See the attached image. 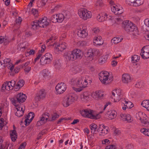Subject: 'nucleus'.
Here are the masks:
<instances>
[{
  "instance_id": "nucleus-10",
  "label": "nucleus",
  "mask_w": 149,
  "mask_h": 149,
  "mask_svg": "<svg viewBox=\"0 0 149 149\" xmlns=\"http://www.w3.org/2000/svg\"><path fill=\"white\" fill-rule=\"evenodd\" d=\"M93 110L90 109L82 110L80 111V113L84 117L93 118V114H92Z\"/></svg>"
},
{
  "instance_id": "nucleus-25",
  "label": "nucleus",
  "mask_w": 149,
  "mask_h": 149,
  "mask_svg": "<svg viewBox=\"0 0 149 149\" xmlns=\"http://www.w3.org/2000/svg\"><path fill=\"white\" fill-rule=\"evenodd\" d=\"M74 56L72 51L68 52L65 56V57L67 61L75 60Z\"/></svg>"
},
{
  "instance_id": "nucleus-58",
  "label": "nucleus",
  "mask_w": 149,
  "mask_h": 149,
  "mask_svg": "<svg viewBox=\"0 0 149 149\" xmlns=\"http://www.w3.org/2000/svg\"><path fill=\"white\" fill-rule=\"evenodd\" d=\"M105 149H116V146L114 145H109L106 146Z\"/></svg>"
},
{
  "instance_id": "nucleus-12",
  "label": "nucleus",
  "mask_w": 149,
  "mask_h": 149,
  "mask_svg": "<svg viewBox=\"0 0 149 149\" xmlns=\"http://www.w3.org/2000/svg\"><path fill=\"white\" fill-rule=\"evenodd\" d=\"M46 95V93L45 90L41 89L35 95V99L36 101L38 102L44 98Z\"/></svg>"
},
{
  "instance_id": "nucleus-36",
  "label": "nucleus",
  "mask_w": 149,
  "mask_h": 149,
  "mask_svg": "<svg viewBox=\"0 0 149 149\" xmlns=\"http://www.w3.org/2000/svg\"><path fill=\"white\" fill-rule=\"evenodd\" d=\"M140 56L137 55H134L132 57V61L133 63L138 62L139 60Z\"/></svg>"
},
{
  "instance_id": "nucleus-49",
  "label": "nucleus",
  "mask_w": 149,
  "mask_h": 149,
  "mask_svg": "<svg viewBox=\"0 0 149 149\" xmlns=\"http://www.w3.org/2000/svg\"><path fill=\"white\" fill-rule=\"evenodd\" d=\"M26 47H25L23 43H20L17 46V49L21 50L23 49H25Z\"/></svg>"
},
{
  "instance_id": "nucleus-20",
  "label": "nucleus",
  "mask_w": 149,
  "mask_h": 149,
  "mask_svg": "<svg viewBox=\"0 0 149 149\" xmlns=\"http://www.w3.org/2000/svg\"><path fill=\"white\" fill-rule=\"evenodd\" d=\"M104 43V41L100 36H95L94 38V45L101 46Z\"/></svg>"
},
{
  "instance_id": "nucleus-14",
  "label": "nucleus",
  "mask_w": 149,
  "mask_h": 149,
  "mask_svg": "<svg viewBox=\"0 0 149 149\" xmlns=\"http://www.w3.org/2000/svg\"><path fill=\"white\" fill-rule=\"evenodd\" d=\"M95 100H98L103 99L104 97V92L102 90H98L95 91L94 94Z\"/></svg>"
},
{
  "instance_id": "nucleus-16",
  "label": "nucleus",
  "mask_w": 149,
  "mask_h": 149,
  "mask_svg": "<svg viewBox=\"0 0 149 149\" xmlns=\"http://www.w3.org/2000/svg\"><path fill=\"white\" fill-rule=\"evenodd\" d=\"M3 61L4 67H7L8 69L10 70L11 71H12L14 68V66L11 62L10 59L6 58L3 60Z\"/></svg>"
},
{
  "instance_id": "nucleus-39",
  "label": "nucleus",
  "mask_w": 149,
  "mask_h": 149,
  "mask_svg": "<svg viewBox=\"0 0 149 149\" xmlns=\"http://www.w3.org/2000/svg\"><path fill=\"white\" fill-rule=\"evenodd\" d=\"M57 20H58V22H61L64 19V16L62 14H59L57 15Z\"/></svg>"
},
{
  "instance_id": "nucleus-42",
  "label": "nucleus",
  "mask_w": 149,
  "mask_h": 149,
  "mask_svg": "<svg viewBox=\"0 0 149 149\" xmlns=\"http://www.w3.org/2000/svg\"><path fill=\"white\" fill-rule=\"evenodd\" d=\"M122 39L119 38H114L111 40V42L114 44H117L120 42L122 40Z\"/></svg>"
},
{
  "instance_id": "nucleus-2",
  "label": "nucleus",
  "mask_w": 149,
  "mask_h": 149,
  "mask_svg": "<svg viewBox=\"0 0 149 149\" xmlns=\"http://www.w3.org/2000/svg\"><path fill=\"white\" fill-rule=\"evenodd\" d=\"M123 28L128 33H131L132 35L135 36L139 35V31L137 27L131 22L128 20L123 22Z\"/></svg>"
},
{
  "instance_id": "nucleus-43",
  "label": "nucleus",
  "mask_w": 149,
  "mask_h": 149,
  "mask_svg": "<svg viewBox=\"0 0 149 149\" xmlns=\"http://www.w3.org/2000/svg\"><path fill=\"white\" fill-rule=\"evenodd\" d=\"M24 81L23 80H20L18 82L17 85L16 86L18 87L19 88H20L21 87L24 86Z\"/></svg>"
},
{
  "instance_id": "nucleus-22",
  "label": "nucleus",
  "mask_w": 149,
  "mask_h": 149,
  "mask_svg": "<svg viewBox=\"0 0 149 149\" xmlns=\"http://www.w3.org/2000/svg\"><path fill=\"white\" fill-rule=\"evenodd\" d=\"M122 80L123 83L127 84L131 81V77L128 74H124L122 75Z\"/></svg>"
},
{
  "instance_id": "nucleus-55",
  "label": "nucleus",
  "mask_w": 149,
  "mask_h": 149,
  "mask_svg": "<svg viewBox=\"0 0 149 149\" xmlns=\"http://www.w3.org/2000/svg\"><path fill=\"white\" fill-rule=\"evenodd\" d=\"M142 50H143L144 52H146L149 54V46H146L144 47L142 49Z\"/></svg>"
},
{
  "instance_id": "nucleus-15",
  "label": "nucleus",
  "mask_w": 149,
  "mask_h": 149,
  "mask_svg": "<svg viewBox=\"0 0 149 149\" xmlns=\"http://www.w3.org/2000/svg\"><path fill=\"white\" fill-rule=\"evenodd\" d=\"M54 50L56 52L62 51L66 48L67 46V45L65 42H63L61 44L58 45L54 44Z\"/></svg>"
},
{
  "instance_id": "nucleus-59",
  "label": "nucleus",
  "mask_w": 149,
  "mask_h": 149,
  "mask_svg": "<svg viewBox=\"0 0 149 149\" xmlns=\"http://www.w3.org/2000/svg\"><path fill=\"white\" fill-rule=\"evenodd\" d=\"M9 83V85L12 86V89H13V87L15 86V81L14 80H12L8 82Z\"/></svg>"
},
{
  "instance_id": "nucleus-32",
  "label": "nucleus",
  "mask_w": 149,
  "mask_h": 149,
  "mask_svg": "<svg viewBox=\"0 0 149 149\" xmlns=\"http://www.w3.org/2000/svg\"><path fill=\"white\" fill-rule=\"evenodd\" d=\"M117 115V112L115 110H112L109 114L108 118L110 120L113 119L116 117Z\"/></svg>"
},
{
  "instance_id": "nucleus-18",
  "label": "nucleus",
  "mask_w": 149,
  "mask_h": 149,
  "mask_svg": "<svg viewBox=\"0 0 149 149\" xmlns=\"http://www.w3.org/2000/svg\"><path fill=\"white\" fill-rule=\"evenodd\" d=\"M111 10L116 15L121 14L123 12V10L121 7H119L117 5L113 6L111 7Z\"/></svg>"
},
{
  "instance_id": "nucleus-26",
  "label": "nucleus",
  "mask_w": 149,
  "mask_h": 149,
  "mask_svg": "<svg viewBox=\"0 0 149 149\" xmlns=\"http://www.w3.org/2000/svg\"><path fill=\"white\" fill-rule=\"evenodd\" d=\"M50 72L47 69H45L42 70L40 73V74L43 76L45 79L48 78L50 75Z\"/></svg>"
},
{
  "instance_id": "nucleus-54",
  "label": "nucleus",
  "mask_w": 149,
  "mask_h": 149,
  "mask_svg": "<svg viewBox=\"0 0 149 149\" xmlns=\"http://www.w3.org/2000/svg\"><path fill=\"white\" fill-rule=\"evenodd\" d=\"M120 133V131L118 129H115L113 132V134L115 136L119 135Z\"/></svg>"
},
{
  "instance_id": "nucleus-62",
  "label": "nucleus",
  "mask_w": 149,
  "mask_h": 149,
  "mask_svg": "<svg viewBox=\"0 0 149 149\" xmlns=\"http://www.w3.org/2000/svg\"><path fill=\"white\" fill-rule=\"evenodd\" d=\"M42 56V54H39L38 55H37V57L36 58L34 59V63H35L40 58L41 56Z\"/></svg>"
},
{
  "instance_id": "nucleus-46",
  "label": "nucleus",
  "mask_w": 149,
  "mask_h": 149,
  "mask_svg": "<svg viewBox=\"0 0 149 149\" xmlns=\"http://www.w3.org/2000/svg\"><path fill=\"white\" fill-rule=\"evenodd\" d=\"M125 121H127L128 122H131L133 120V119L129 114H127Z\"/></svg>"
},
{
  "instance_id": "nucleus-21",
  "label": "nucleus",
  "mask_w": 149,
  "mask_h": 149,
  "mask_svg": "<svg viewBox=\"0 0 149 149\" xmlns=\"http://www.w3.org/2000/svg\"><path fill=\"white\" fill-rule=\"evenodd\" d=\"M107 16L108 15L106 13H102L97 16V19L100 22H103L107 20Z\"/></svg>"
},
{
  "instance_id": "nucleus-34",
  "label": "nucleus",
  "mask_w": 149,
  "mask_h": 149,
  "mask_svg": "<svg viewBox=\"0 0 149 149\" xmlns=\"http://www.w3.org/2000/svg\"><path fill=\"white\" fill-rule=\"evenodd\" d=\"M140 55L142 58L144 59H146L149 58V54L144 52V51L141 49V52L140 53Z\"/></svg>"
},
{
  "instance_id": "nucleus-9",
  "label": "nucleus",
  "mask_w": 149,
  "mask_h": 149,
  "mask_svg": "<svg viewBox=\"0 0 149 149\" xmlns=\"http://www.w3.org/2000/svg\"><path fill=\"white\" fill-rule=\"evenodd\" d=\"M49 116V114L47 113H44L41 116L40 119L38 120L37 123L38 126H40L46 123Z\"/></svg>"
},
{
  "instance_id": "nucleus-30",
  "label": "nucleus",
  "mask_w": 149,
  "mask_h": 149,
  "mask_svg": "<svg viewBox=\"0 0 149 149\" xmlns=\"http://www.w3.org/2000/svg\"><path fill=\"white\" fill-rule=\"evenodd\" d=\"M108 128L107 127H103V128H101L100 133L99 134L100 135L104 136L105 135L107 134L108 132Z\"/></svg>"
},
{
  "instance_id": "nucleus-44",
  "label": "nucleus",
  "mask_w": 149,
  "mask_h": 149,
  "mask_svg": "<svg viewBox=\"0 0 149 149\" xmlns=\"http://www.w3.org/2000/svg\"><path fill=\"white\" fill-rule=\"evenodd\" d=\"M126 3L128 5L134 6L135 0H126Z\"/></svg>"
},
{
  "instance_id": "nucleus-63",
  "label": "nucleus",
  "mask_w": 149,
  "mask_h": 149,
  "mask_svg": "<svg viewBox=\"0 0 149 149\" xmlns=\"http://www.w3.org/2000/svg\"><path fill=\"white\" fill-rule=\"evenodd\" d=\"M22 21V18L21 17H19L16 20V23L20 24Z\"/></svg>"
},
{
  "instance_id": "nucleus-37",
  "label": "nucleus",
  "mask_w": 149,
  "mask_h": 149,
  "mask_svg": "<svg viewBox=\"0 0 149 149\" xmlns=\"http://www.w3.org/2000/svg\"><path fill=\"white\" fill-rule=\"evenodd\" d=\"M140 131L145 136H149V129L143 128Z\"/></svg>"
},
{
  "instance_id": "nucleus-38",
  "label": "nucleus",
  "mask_w": 149,
  "mask_h": 149,
  "mask_svg": "<svg viewBox=\"0 0 149 149\" xmlns=\"http://www.w3.org/2000/svg\"><path fill=\"white\" fill-rule=\"evenodd\" d=\"M100 126H97L95 124H94V134H96V132H99L100 131L101 129Z\"/></svg>"
},
{
  "instance_id": "nucleus-33",
  "label": "nucleus",
  "mask_w": 149,
  "mask_h": 149,
  "mask_svg": "<svg viewBox=\"0 0 149 149\" xmlns=\"http://www.w3.org/2000/svg\"><path fill=\"white\" fill-rule=\"evenodd\" d=\"M141 104L143 107L146 108L148 111H149V100H143Z\"/></svg>"
},
{
  "instance_id": "nucleus-61",
  "label": "nucleus",
  "mask_w": 149,
  "mask_h": 149,
  "mask_svg": "<svg viewBox=\"0 0 149 149\" xmlns=\"http://www.w3.org/2000/svg\"><path fill=\"white\" fill-rule=\"evenodd\" d=\"M100 31V30L98 28L96 27L94 28V34H98Z\"/></svg>"
},
{
  "instance_id": "nucleus-1",
  "label": "nucleus",
  "mask_w": 149,
  "mask_h": 149,
  "mask_svg": "<svg viewBox=\"0 0 149 149\" xmlns=\"http://www.w3.org/2000/svg\"><path fill=\"white\" fill-rule=\"evenodd\" d=\"M88 84V79L84 77L76 78L73 81V84L75 87H73L72 89L77 92H80L87 87Z\"/></svg>"
},
{
  "instance_id": "nucleus-29",
  "label": "nucleus",
  "mask_w": 149,
  "mask_h": 149,
  "mask_svg": "<svg viewBox=\"0 0 149 149\" xmlns=\"http://www.w3.org/2000/svg\"><path fill=\"white\" fill-rule=\"evenodd\" d=\"M108 54H106L102 56L99 60V63L103 64L105 63L107 59Z\"/></svg>"
},
{
  "instance_id": "nucleus-47",
  "label": "nucleus",
  "mask_w": 149,
  "mask_h": 149,
  "mask_svg": "<svg viewBox=\"0 0 149 149\" xmlns=\"http://www.w3.org/2000/svg\"><path fill=\"white\" fill-rule=\"evenodd\" d=\"M125 106H126L127 109H130L133 107V104L131 102L128 101Z\"/></svg>"
},
{
  "instance_id": "nucleus-53",
  "label": "nucleus",
  "mask_w": 149,
  "mask_h": 149,
  "mask_svg": "<svg viewBox=\"0 0 149 149\" xmlns=\"http://www.w3.org/2000/svg\"><path fill=\"white\" fill-rule=\"evenodd\" d=\"M102 143L103 144L107 145L110 142V141L108 139H105L102 141Z\"/></svg>"
},
{
  "instance_id": "nucleus-8",
  "label": "nucleus",
  "mask_w": 149,
  "mask_h": 149,
  "mask_svg": "<svg viewBox=\"0 0 149 149\" xmlns=\"http://www.w3.org/2000/svg\"><path fill=\"white\" fill-rule=\"evenodd\" d=\"M52 60V56L50 53H46L40 59V63L41 65H44L49 64Z\"/></svg>"
},
{
  "instance_id": "nucleus-64",
  "label": "nucleus",
  "mask_w": 149,
  "mask_h": 149,
  "mask_svg": "<svg viewBox=\"0 0 149 149\" xmlns=\"http://www.w3.org/2000/svg\"><path fill=\"white\" fill-rule=\"evenodd\" d=\"M26 145L25 142H24L22 143L20 146L19 148L21 149H24Z\"/></svg>"
},
{
  "instance_id": "nucleus-48",
  "label": "nucleus",
  "mask_w": 149,
  "mask_h": 149,
  "mask_svg": "<svg viewBox=\"0 0 149 149\" xmlns=\"http://www.w3.org/2000/svg\"><path fill=\"white\" fill-rule=\"evenodd\" d=\"M34 117V114L32 112H30L29 113L28 115L26 116V117L27 118L29 119L33 120Z\"/></svg>"
},
{
  "instance_id": "nucleus-23",
  "label": "nucleus",
  "mask_w": 149,
  "mask_h": 149,
  "mask_svg": "<svg viewBox=\"0 0 149 149\" xmlns=\"http://www.w3.org/2000/svg\"><path fill=\"white\" fill-rule=\"evenodd\" d=\"M16 107L17 111L16 112L15 115L18 117H20L22 116L24 113V109L22 107V106H17Z\"/></svg>"
},
{
  "instance_id": "nucleus-45",
  "label": "nucleus",
  "mask_w": 149,
  "mask_h": 149,
  "mask_svg": "<svg viewBox=\"0 0 149 149\" xmlns=\"http://www.w3.org/2000/svg\"><path fill=\"white\" fill-rule=\"evenodd\" d=\"M57 15H54L52 16L51 18V21L54 23L58 22Z\"/></svg>"
},
{
  "instance_id": "nucleus-27",
  "label": "nucleus",
  "mask_w": 149,
  "mask_h": 149,
  "mask_svg": "<svg viewBox=\"0 0 149 149\" xmlns=\"http://www.w3.org/2000/svg\"><path fill=\"white\" fill-rule=\"evenodd\" d=\"M2 89L3 90H5L7 91H9L12 90V86L9 85V83L8 82L6 81L3 84L2 86Z\"/></svg>"
},
{
  "instance_id": "nucleus-5",
  "label": "nucleus",
  "mask_w": 149,
  "mask_h": 149,
  "mask_svg": "<svg viewBox=\"0 0 149 149\" xmlns=\"http://www.w3.org/2000/svg\"><path fill=\"white\" fill-rule=\"evenodd\" d=\"M78 14L80 17L84 20L91 18L92 16L91 12L85 8L79 9Z\"/></svg>"
},
{
  "instance_id": "nucleus-40",
  "label": "nucleus",
  "mask_w": 149,
  "mask_h": 149,
  "mask_svg": "<svg viewBox=\"0 0 149 149\" xmlns=\"http://www.w3.org/2000/svg\"><path fill=\"white\" fill-rule=\"evenodd\" d=\"M144 2V0H135L134 6H140Z\"/></svg>"
},
{
  "instance_id": "nucleus-52",
  "label": "nucleus",
  "mask_w": 149,
  "mask_h": 149,
  "mask_svg": "<svg viewBox=\"0 0 149 149\" xmlns=\"http://www.w3.org/2000/svg\"><path fill=\"white\" fill-rule=\"evenodd\" d=\"M32 120L29 119L27 118L26 117L24 120V122L25 123V125L26 126L28 125Z\"/></svg>"
},
{
  "instance_id": "nucleus-28",
  "label": "nucleus",
  "mask_w": 149,
  "mask_h": 149,
  "mask_svg": "<svg viewBox=\"0 0 149 149\" xmlns=\"http://www.w3.org/2000/svg\"><path fill=\"white\" fill-rule=\"evenodd\" d=\"M10 136L13 141H15L17 138V134L15 130L10 131Z\"/></svg>"
},
{
  "instance_id": "nucleus-50",
  "label": "nucleus",
  "mask_w": 149,
  "mask_h": 149,
  "mask_svg": "<svg viewBox=\"0 0 149 149\" xmlns=\"http://www.w3.org/2000/svg\"><path fill=\"white\" fill-rule=\"evenodd\" d=\"M95 5L96 6L102 7L103 6L104 4L102 1L98 0L96 1Z\"/></svg>"
},
{
  "instance_id": "nucleus-4",
  "label": "nucleus",
  "mask_w": 149,
  "mask_h": 149,
  "mask_svg": "<svg viewBox=\"0 0 149 149\" xmlns=\"http://www.w3.org/2000/svg\"><path fill=\"white\" fill-rule=\"evenodd\" d=\"M99 79L101 83L104 84H108V81L111 79L109 73L107 71H102L99 74Z\"/></svg>"
},
{
  "instance_id": "nucleus-13",
  "label": "nucleus",
  "mask_w": 149,
  "mask_h": 149,
  "mask_svg": "<svg viewBox=\"0 0 149 149\" xmlns=\"http://www.w3.org/2000/svg\"><path fill=\"white\" fill-rule=\"evenodd\" d=\"M136 116L137 119L139 120L142 123L144 124L148 122L146 119L147 116L145 113L142 112H139L136 113Z\"/></svg>"
},
{
  "instance_id": "nucleus-19",
  "label": "nucleus",
  "mask_w": 149,
  "mask_h": 149,
  "mask_svg": "<svg viewBox=\"0 0 149 149\" xmlns=\"http://www.w3.org/2000/svg\"><path fill=\"white\" fill-rule=\"evenodd\" d=\"M77 34L79 37L82 38H86L88 35L87 30L85 29H79L77 31Z\"/></svg>"
},
{
  "instance_id": "nucleus-7",
  "label": "nucleus",
  "mask_w": 149,
  "mask_h": 149,
  "mask_svg": "<svg viewBox=\"0 0 149 149\" xmlns=\"http://www.w3.org/2000/svg\"><path fill=\"white\" fill-rule=\"evenodd\" d=\"M74 95L72 94H69L66 96L63 101V104L65 107H67L71 104L74 101Z\"/></svg>"
},
{
  "instance_id": "nucleus-31",
  "label": "nucleus",
  "mask_w": 149,
  "mask_h": 149,
  "mask_svg": "<svg viewBox=\"0 0 149 149\" xmlns=\"http://www.w3.org/2000/svg\"><path fill=\"white\" fill-rule=\"evenodd\" d=\"M87 56L88 58L90 61H92L93 59V52L92 49L88 50L87 52Z\"/></svg>"
},
{
  "instance_id": "nucleus-35",
  "label": "nucleus",
  "mask_w": 149,
  "mask_h": 149,
  "mask_svg": "<svg viewBox=\"0 0 149 149\" xmlns=\"http://www.w3.org/2000/svg\"><path fill=\"white\" fill-rule=\"evenodd\" d=\"M32 28L33 29H36L39 26V23L38 20L33 21L31 23Z\"/></svg>"
},
{
  "instance_id": "nucleus-56",
  "label": "nucleus",
  "mask_w": 149,
  "mask_h": 149,
  "mask_svg": "<svg viewBox=\"0 0 149 149\" xmlns=\"http://www.w3.org/2000/svg\"><path fill=\"white\" fill-rule=\"evenodd\" d=\"M32 12L33 15L35 16H36L38 15V11L36 9H33Z\"/></svg>"
},
{
  "instance_id": "nucleus-11",
  "label": "nucleus",
  "mask_w": 149,
  "mask_h": 149,
  "mask_svg": "<svg viewBox=\"0 0 149 149\" xmlns=\"http://www.w3.org/2000/svg\"><path fill=\"white\" fill-rule=\"evenodd\" d=\"M67 88L66 84L63 82L58 84L55 87L57 93L59 94H61L63 93Z\"/></svg>"
},
{
  "instance_id": "nucleus-60",
  "label": "nucleus",
  "mask_w": 149,
  "mask_h": 149,
  "mask_svg": "<svg viewBox=\"0 0 149 149\" xmlns=\"http://www.w3.org/2000/svg\"><path fill=\"white\" fill-rule=\"evenodd\" d=\"M126 114L121 113L120 115V117L121 119L123 121H125L126 118Z\"/></svg>"
},
{
  "instance_id": "nucleus-51",
  "label": "nucleus",
  "mask_w": 149,
  "mask_h": 149,
  "mask_svg": "<svg viewBox=\"0 0 149 149\" xmlns=\"http://www.w3.org/2000/svg\"><path fill=\"white\" fill-rule=\"evenodd\" d=\"M7 38L4 36H0V44H2L3 42H6L7 41Z\"/></svg>"
},
{
  "instance_id": "nucleus-6",
  "label": "nucleus",
  "mask_w": 149,
  "mask_h": 149,
  "mask_svg": "<svg viewBox=\"0 0 149 149\" xmlns=\"http://www.w3.org/2000/svg\"><path fill=\"white\" fill-rule=\"evenodd\" d=\"M123 95V92L120 89H116L113 91L112 92L111 98L113 99L114 102L119 101Z\"/></svg>"
},
{
  "instance_id": "nucleus-57",
  "label": "nucleus",
  "mask_w": 149,
  "mask_h": 149,
  "mask_svg": "<svg viewBox=\"0 0 149 149\" xmlns=\"http://www.w3.org/2000/svg\"><path fill=\"white\" fill-rule=\"evenodd\" d=\"M59 117V115L56 113H54L52 116V120H54Z\"/></svg>"
},
{
  "instance_id": "nucleus-24",
  "label": "nucleus",
  "mask_w": 149,
  "mask_h": 149,
  "mask_svg": "<svg viewBox=\"0 0 149 149\" xmlns=\"http://www.w3.org/2000/svg\"><path fill=\"white\" fill-rule=\"evenodd\" d=\"M75 60L79 58H81L82 56L81 51L79 49H74L72 51Z\"/></svg>"
},
{
  "instance_id": "nucleus-3",
  "label": "nucleus",
  "mask_w": 149,
  "mask_h": 149,
  "mask_svg": "<svg viewBox=\"0 0 149 149\" xmlns=\"http://www.w3.org/2000/svg\"><path fill=\"white\" fill-rule=\"evenodd\" d=\"M26 96L22 93H20L16 96V98L11 99V101L12 104L15 107L19 106L20 102H23L26 99Z\"/></svg>"
},
{
  "instance_id": "nucleus-17",
  "label": "nucleus",
  "mask_w": 149,
  "mask_h": 149,
  "mask_svg": "<svg viewBox=\"0 0 149 149\" xmlns=\"http://www.w3.org/2000/svg\"><path fill=\"white\" fill-rule=\"evenodd\" d=\"M47 20V18L46 17H44L42 18H40L39 20H38L39 27L44 28L47 26L49 24Z\"/></svg>"
},
{
  "instance_id": "nucleus-41",
  "label": "nucleus",
  "mask_w": 149,
  "mask_h": 149,
  "mask_svg": "<svg viewBox=\"0 0 149 149\" xmlns=\"http://www.w3.org/2000/svg\"><path fill=\"white\" fill-rule=\"evenodd\" d=\"M102 54V53L99 50H96L94 52V57L97 58Z\"/></svg>"
}]
</instances>
